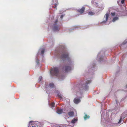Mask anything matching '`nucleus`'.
Wrapping results in <instances>:
<instances>
[{
    "label": "nucleus",
    "mask_w": 127,
    "mask_h": 127,
    "mask_svg": "<svg viewBox=\"0 0 127 127\" xmlns=\"http://www.w3.org/2000/svg\"><path fill=\"white\" fill-rule=\"evenodd\" d=\"M61 48L62 51L60 56L61 58L63 60H66L67 62V64H64L63 66V70L65 72H68L71 70L72 67L74 64V59L71 55L69 54L64 45H62ZM60 54L61 52H59L57 54V55L60 56Z\"/></svg>",
    "instance_id": "1"
},
{
    "label": "nucleus",
    "mask_w": 127,
    "mask_h": 127,
    "mask_svg": "<svg viewBox=\"0 0 127 127\" xmlns=\"http://www.w3.org/2000/svg\"><path fill=\"white\" fill-rule=\"evenodd\" d=\"M45 89L46 92L48 91H53V93L54 95L61 99L62 98V95L60 93L59 91L56 89L53 83H51L48 84L46 83L45 84Z\"/></svg>",
    "instance_id": "2"
},
{
    "label": "nucleus",
    "mask_w": 127,
    "mask_h": 127,
    "mask_svg": "<svg viewBox=\"0 0 127 127\" xmlns=\"http://www.w3.org/2000/svg\"><path fill=\"white\" fill-rule=\"evenodd\" d=\"M50 73L52 75L58 76L61 80H63L65 78L64 75L59 73V69L57 67H55L52 69L50 71Z\"/></svg>",
    "instance_id": "3"
},
{
    "label": "nucleus",
    "mask_w": 127,
    "mask_h": 127,
    "mask_svg": "<svg viewBox=\"0 0 127 127\" xmlns=\"http://www.w3.org/2000/svg\"><path fill=\"white\" fill-rule=\"evenodd\" d=\"M45 49L43 48H40L38 50V52L36 56V63L37 65L39 63V61L43 58L44 52Z\"/></svg>",
    "instance_id": "4"
},
{
    "label": "nucleus",
    "mask_w": 127,
    "mask_h": 127,
    "mask_svg": "<svg viewBox=\"0 0 127 127\" xmlns=\"http://www.w3.org/2000/svg\"><path fill=\"white\" fill-rule=\"evenodd\" d=\"M81 89L78 90L76 93L77 97L79 98H75L74 100V103L76 104H77L80 102V100L79 98H80L83 97L82 93L81 92Z\"/></svg>",
    "instance_id": "5"
},
{
    "label": "nucleus",
    "mask_w": 127,
    "mask_h": 127,
    "mask_svg": "<svg viewBox=\"0 0 127 127\" xmlns=\"http://www.w3.org/2000/svg\"><path fill=\"white\" fill-rule=\"evenodd\" d=\"M103 109H102V108H101V121L102 123H106L108 120V118L109 117L108 115H104L103 113Z\"/></svg>",
    "instance_id": "6"
},
{
    "label": "nucleus",
    "mask_w": 127,
    "mask_h": 127,
    "mask_svg": "<svg viewBox=\"0 0 127 127\" xmlns=\"http://www.w3.org/2000/svg\"><path fill=\"white\" fill-rule=\"evenodd\" d=\"M57 20H55L54 23L52 24V28L53 30L55 32L59 31V26L57 25Z\"/></svg>",
    "instance_id": "7"
},
{
    "label": "nucleus",
    "mask_w": 127,
    "mask_h": 127,
    "mask_svg": "<svg viewBox=\"0 0 127 127\" xmlns=\"http://www.w3.org/2000/svg\"><path fill=\"white\" fill-rule=\"evenodd\" d=\"M39 123L37 121H30L29 123L28 127H37V125Z\"/></svg>",
    "instance_id": "8"
},
{
    "label": "nucleus",
    "mask_w": 127,
    "mask_h": 127,
    "mask_svg": "<svg viewBox=\"0 0 127 127\" xmlns=\"http://www.w3.org/2000/svg\"><path fill=\"white\" fill-rule=\"evenodd\" d=\"M111 15L113 17V18L112 20V22H114L115 21L118 20L119 18L118 14L115 12H112L111 13Z\"/></svg>",
    "instance_id": "9"
},
{
    "label": "nucleus",
    "mask_w": 127,
    "mask_h": 127,
    "mask_svg": "<svg viewBox=\"0 0 127 127\" xmlns=\"http://www.w3.org/2000/svg\"><path fill=\"white\" fill-rule=\"evenodd\" d=\"M109 16V14H108L106 13L104 16L103 21L101 23V24H104L106 23L108 20Z\"/></svg>",
    "instance_id": "10"
},
{
    "label": "nucleus",
    "mask_w": 127,
    "mask_h": 127,
    "mask_svg": "<svg viewBox=\"0 0 127 127\" xmlns=\"http://www.w3.org/2000/svg\"><path fill=\"white\" fill-rule=\"evenodd\" d=\"M91 82V80H88L86 81V84L85 85H80V87H82L84 89L87 90L88 88V86L87 84H89Z\"/></svg>",
    "instance_id": "11"
},
{
    "label": "nucleus",
    "mask_w": 127,
    "mask_h": 127,
    "mask_svg": "<svg viewBox=\"0 0 127 127\" xmlns=\"http://www.w3.org/2000/svg\"><path fill=\"white\" fill-rule=\"evenodd\" d=\"M57 1L58 0H52V4L54 5L53 7L56 9H57L56 7L58 4Z\"/></svg>",
    "instance_id": "12"
},
{
    "label": "nucleus",
    "mask_w": 127,
    "mask_h": 127,
    "mask_svg": "<svg viewBox=\"0 0 127 127\" xmlns=\"http://www.w3.org/2000/svg\"><path fill=\"white\" fill-rule=\"evenodd\" d=\"M100 0H92V3L93 4L95 5L96 6H98V2Z\"/></svg>",
    "instance_id": "13"
},
{
    "label": "nucleus",
    "mask_w": 127,
    "mask_h": 127,
    "mask_svg": "<svg viewBox=\"0 0 127 127\" xmlns=\"http://www.w3.org/2000/svg\"><path fill=\"white\" fill-rule=\"evenodd\" d=\"M124 114H122L121 116L120 117V119L118 123L119 124H120L122 121L125 118V117L124 116Z\"/></svg>",
    "instance_id": "14"
},
{
    "label": "nucleus",
    "mask_w": 127,
    "mask_h": 127,
    "mask_svg": "<svg viewBox=\"0 0 127 127\" xmlns=\"http://www.w3.org/2000/svg\"><path fill=\"white\" fill-rule=\"evenodd\" d=\"M63 112V110L62 109H58L57 110V112L59 114H61Z\"/></svg>",
    "instance_id": "15"
},
{
    "label": "nucleus",
    "mask_w": 127,
    "mask_h": 127,
    "mask_svg": "<svg viewBox=\"0 0 127 127\" xmlns=\"http://www.w3.org/2000/svg\"><path fill=\"white\" fill-rule=\"evenodd\" d=\"M85 8L84 7H82V8L78 10V11L81 13H82L85 10Z\"/></svg>",
    "instance_id": "16"
},
{
    "label": "nucleus",
    "mask_w": 127,
    "mask_h": 127,
    "mask_svg": "<svg viewBox=\"0 0 127 127\" xmlns=\"http://www.w3.org/2000/svg\"><path fill=\"white\" fill-rule=\"evenodd\" d=\"M68 115L70 117H73L74 115V113L73 112L71 111L68 113Z\"/></svg>",
    "instance_id": "17"
},
{
    "label": "nucleus",
    "mask_w": 127,
    "mask_h": 127,
    "mask_svg": "<svg viewBox=\"0 0 127 127\" xmlns=\"http://www.w3.org/2000/svg\"><path fill=\"white\" fill-rule=\"evenodd\" d=\"M55 103L53 102H52L50 104V107L53 109V107H54Z\"/></svg>",
    "instance_id": "18"
},
{
    "label": "nucleus",
    "mask_w": 127,
    "mask_h": 127,
    "mask_svg": "<svg viewBox=\"0 0 127 127\" xmlns=\"http://www.w3.org/2000/svg\"><path fill=\"white\" fill-rule=\"evenodd\" d=\"M90 116H87V115H85V116L84 117V119L85 120H86L87 119L89 118Z\"/></svg>",
    "instance_id": "19"
},
{
    "label": "nucleus",
    "mask_w": 127,
    "mask_h": 127,
    "mask_svg": "<svg viewBox=\"0 0 127 127\" xmlns=\"http://www.w3.org/2000/svg\"><path fill=\"white\" fill-rule=\"evenodd\" d=\"M77 121V119L74 118L73 120L71 121V123H72L74 124L75 123V122Z\"/></svg>",
    "instance_id": "20"
},
{
    "label": "nucleus",
    "mask_w": 127,
    "mask_h": 127,
    "mask_svg": "<svg viewBox=\"0 0 127 127\" xmlns=\"http://www.w3.org/2000/svg\"><path fill=\"white\" fill-rule=\"evenodd\" d=\"M94 13L90 11L88 13V14L89 15H92L94 14Z\"/></svg>",
    "instance_id": "21"
},
{
    "label": "nucleus",
    "mask_w": 127,
    "mask_h": 127,
    "mask_svg": "<svg viewBox=\"0 0 127 127\" xmlns=\"http://www.w3.org/2000/svg\"><path fill=\"white\" fill-rule=\"evenodd\" d=\"M42 79V76H40L39 77V83H40V82L41 81Z\"/></svg>",
    "instance_id": "22"
},
{
    "label": "nucleus",
    "mask_w": 127,
    "mask_h": 127,
    "mask_svg": "<svg viewBox=\"0 0 127 127\" xmlns=\"http://www.w3.org/2000/svg\"><path fill=\"white\" fill-rule=\"evenodd\" d=\"M100 53H99L97 56L98 58H99V61H100V60L101 59L100 57Z\"/></svg>",
    "instance_id": "23"
},
{
    "label": "nucleus",
    "mask_w": 127,
    "mask_h": 127,
    "mask_svg": "<svg viewBox=\"0 0 127 127\" xmlns=\"http://www.w3.org/2000/svg\"><path fill=\"white\" fill-rule=\"evenodd\" d=\"M127 43V40H125L123 43V44H125Z\"/></svg>",
    "instance_id": "24"
},
{
    "label": "nucleus",
    "mask_w": 127,
    "mask_h": 127,
    "mask_svg": "<svg viewBox=\"0 0 127 127\" xmlns=\"http://www.w3.org/2000/svg\"><path fill=\"white\" fill-rule=\"evenodd\" d=\"M64 16V15L63 14V15H61V16L60 17L62 19H63V17Z\"/></svg>",
    "instance_id": "25"
},
{
    "label": "nucleus",
    "mask_w": 127,
    "mask_h": 127,
    "mask_svg": "<svg viewBox=\"0 0 127 127\" xmlns=\"http://www.w3.org/2000/svg\"><path fill=\"white\" fill-rule=\"evenodd\" d=\"M125 0H122L121 1V2L123 4Z\"/></svg>",
    "instance_id": "26"
},
{
    "label": "nucleus",
    "mask_w": 127,
    "mask_h": 127,
    "mask_svg": "<svg viewBox=\"0 0 127 127\" xmlns=\"http://www.w3.org/2000/svg\"><path fill=\"white\" fill-rule=\"evenodd\" d=\"M126 89H127V85L126 86Z\"/></svg>",
    "instance_id": "27"
},
{
    "label": "nucleus",
    "mask_w": 127,
    "mask_h": 127,
    "mask_svg": "<svg viewBox=\"0 0 127 127\" xmlns=\"http://www.w3.org/2000/svg\"><path fill=\"white\" fill-rule=\"evenodd\" d=\"M61 11H60V14H61V13H61Z\"/></svg>",
    "instance_id": "28"
},
{
    "label": "nucleus",
    "mask_w": 127,
    "mask_h": 127,
    "mask_svg": "<svg viewBox=\"0 0 127 127\" xmlns=\"http://www.w3.org/2000/svg\"><path fill=\"white\" fill-rule=\"evenodd\" d=\"M116 103H117V100H116Z\"/></svg>",
    "instance_id": "29"
},
{
    "label": "nucleus",
    "mask_w": 127,
    "mask_h": 127,
    "mask_svg": "<svg viewBox=\"0 0 127 127\" xmlns=\"http://www.w3.org/2000/svg\"><path fill=\"white\" fill-rule=\"evenodd\" d=\"M51 20V21H53V20Z\"/></svg>",
    "instance_id": "30"
},
{
    "label": "nucleus",
    "mask_w": 127,
    "mask_h": 127,
    "mask_svg": "<svg viewBox=\"0 0 127 127\" xmlns=\"http://www.w3.org/2000/svg\"><path fill=\"white\" fill-rule=\"evenodd\" d=\"M110 23V22L108 24H109Z\"/></svg>",
    "instance_id": "31"
},
{
    "label": "nucleus",
    "mask_w": 127,
    "mask_h": 127,
    "mask_svg": "<svg viewBox=\"0 0 127 127\" xmlns=\"http://www.w3.org/2000/svg\"><path fill=\"white\" fill-rule=\"evenodd\" d=\"M104 112H105V110H104Z\"/></svg>",
    "instance_id": "32"
}]
</instances>
